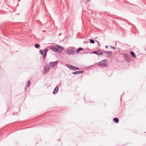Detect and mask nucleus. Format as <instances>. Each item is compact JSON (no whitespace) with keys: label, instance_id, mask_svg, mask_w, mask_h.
Here are the masks:
<instances>
[{"label":"nucleus","instance_id":"f257e3e1","mask_svg":"<svg viewBox=\"0 0 146 146\" xmlns=\"http://www.w3.org/2000/svg\"><path fill=\"white\" fill-rule=\"evenodd\" d=\"M52 50L55 52H58L59 53H61L63 49V48L60 46H56L54 48H52Z\"/></svg>","mask_w":146,"mask_h":146},{"label":"nucleus","instance_id":"f03ea898","mask_svg":"<svg viewBox=\"0 0 146 146\" xmlns=\"http://www.w3.org/2000/svg\"><path fill=\"white\" fill-rule=\"evenodd\" d=\"M108 64V60L106 59L99 63L98 64V65L102 67H105L107 66Z\"/></svg>","mask_w":146,"mask_h":146},{"label":"nucleus","instance_id":"7ed1b4c3","mask_svg":"<svg viewBox=\"0 0 146 146\" xmlns=\"http://www.w3.org/2000/svg\"><path fill=\"white\" fill-rule=\"evenodd\" d=\"M75 51L72 48H70L67 49L66 52L68 55H72L74 54Z\"/></svg>","mask_w":146,"mask_h":146},{"label":"nucleus","instance_id":"20e7f679","mask_svg":"<svg viewBox=\"0 0 146 146\" xmlns=\"http://www.w3.org/2000/svg\"><path fill=\"white\" fill-rule=\"evenodd\" d=\"M42 51H43L42 50H39V53L42 55V58L44 59L46 56V48L44 49V50L43 52Z\"/></svg>","mask_w":146,"mask_h":146},{"label":"nucleus","instance_id":"39448f33","mask_svg":"<svg viewBox=\"0 0 146 146\" xmlns=\"http://www.w3.org/2000/svg\"><path fill=\"white\" fill-rule=\"evenodd\" d=\"M103 52L105 53V55L108 57L111 56L112 55V53L111 52L105 51H103Z\"/></svg>","mask_w":146,"mask_h":146},{"label":"nucleus","instance_id":"423d86ee","mask_svg":"<svg viewBox=\"0 0 146 146\" xmlns=\"http://www.w3.org/2000/svg\"><path fill=\"white\" fill-rule=\"evenodd\" d=\"M58 63V61H56L53 62H50L49 64L50 65L51 67H53L56 65Z\"/></svg>","mask_w":146,"mask_h":146},{"label":"nucleus","instance_id":"0eeeda50","mask_svg":"<svg viewBox=\"0 0 146 146\" xmlns=\"http://www.w3.org/2000/svg\"><path fill=\"white\" fill-rule=\"evenodd\" d=\"M58 87H56L54 89V90L53 92V93L54 94H56V93L58 91Z\"/></svg>","mask_w":146,"mask_h":146},{"label":"nucleus","instance_id":"6e6552de","mask_svg":"<svg viewBox=\"0 0 146 146\" xmlns=\"http://www.w3.org/2000/svg\"><path fill=\"white\" fill-rule=\"evenodd\" d=\"M83 72H84L83 71H79L74 72L73 73V74H79L83 73Z\"/></svg>","mask_w":146,"mask_h":146},{"label":"nucleus","instance_id":"1a4fd4ad","mask_svg":"<svg viewBox=\"0 0 146 146\" xmlns=\"http://www.w3.org/2000/svg\"><path fill=\"white\" fill-rule=\"evenodd\" d=\"M130 59L129 56H127L126 58V61L127 62H130Z\"/></svg>","mask_w":146,"mask_h":146},{"label":"nucleus","instance_id":"9d476101","mask_svg":"<svg viewBox=\"0 0 146 146\" xmlns=\"http://www.w3.org/2000/svg\"><path fill=\"white\" fill-rule=\"evenodd\" d=\"M130 54H131V55L134 58H136V56L135 53L133 52L132 51H131L130 52Z\"/></svg>","mask_w":146,"mask_h":146},{"label":"nucleus","instance_id":"9b49d317","mask_svg":"<svg viewBox=\"0 0 146 146\" xmlns=\"http://www.w3.org/2000/svg\"><path fill=\"white\" fill-rule=\"evenodd\" d=\"M83 50V48H79L76 50V52L78 54L80 51Z\"/></svg>","mask_w":146,"mask_h":146},{"label":"nucleus","instance_id":"f8f14e48","mask_svg":"<svg viewBox=\"0 0 146 146\" xmlns=\"http://www.w3.org/2000/svg\"><path fill=\"white\" fill-rule=\"evenodd\" d=\"M31 84L30 81V80H29L27 81V84L26 86H27V87H29Z\"/></svg>","mask_w":146,"mask_h":146},{"label":"nucleus","instance_id":"ddd939ff","mask_svg":"<svg viewBox=\"0 0 146 146\" xmlns=\"http://www.w3.org/2000/svg\"><path fill=\"white\" fill-rule=\"evenodd\" d=\"M113 121L116 123H118L119 121V119L118 118H114L113 119Z\"/></svg>","mask_w":146,"mask_h":146},{"label":"nucleus","instance_id":"4468645a","mask_svg":"<svg viewBox=\"0 0 146 146\" xmlns=\"http://www.w3.org/2000/svg\"><path fill=\"white\" fill-rule=\"evenodd\" d=\"M98 54H99V55H102L103 54V52L102 51H100V50L98 51Z\"/></svg>","mask_w":146,"mask_h":146},{"label":"nucleus","instance_id":"2eb2a0df","mask_svg":"<svg viewBox=\"0 0 146 146\" xmlns=\"http://www.w3.org/2000/svg\"><path fill=\"white\" fill-rule=\"evenodd\" d=\"M40 46V45L39 44H36L35 45V47L36 48H38Z\"/></svg>","mask_w":146,"mask_h":146},{"label":"nucleus","instance_id":"dca6fc26","mask_svg":"<svg viewBox=\"0 0 146 146\" xmlns=\"http://www.w3.org/2000/svg\"><path fill=\"white\" fill-rule=\"evenodd\" d=\"M67 66L70 68H71V69H73L74 66H72V65H68V64H67Z\"/></svg>","mask_w":146,"mask_h":146},{"label":"nucleus","instance_id":"f3484780","mask_svg":"<svg viewBox=\"0 0 146 146\" xmlns=\"http://www.w3.org/2000/svg\"><path fill=\"white\" fill-rule=\"evenodd\" d=\"M44 70L43 72V74H44L46 73V66H44Z\"/></svg>","mask_w":146,"mask_h":146},{"label":"nucleus","instance_id":"a211bd4d","mask_svg":"<svg viewBox=\"0 0 146 146\" xmlns=\"http://www.w3.org/2000/svg\"><path fill=\"white\" fill-rule=\"evenodd\" d=\"M90 42L91 43H94V41L93 40L90 39Z\"/></svg>","mask_w":146,"mask_h":146},{"label":"nucleus","instance_id":"6ab92c4d","mask_svg":"<svg viewBox=\"0 0 146 146\" xmlns=\"http://www.w3.org/2000/svg\"><path fill=\"white\" fill-rule=\"evenodd\" d=\"M50 70V68L49 67H46V72H48Z\"/></svg>","mask_w":146,"mask_h":146},{"label":"nucleus","instance_id":"aec40b11","mask_svg":"<svg viewBox=\"0 0 146 146\" xmlns=\"http://www.w3.org/2000/svg\"><path fill=\"white\" fill-rule=\"evenodd\" d=\"M73 69H74V70H78V69H79V68L76 67V66H74Z\"/></svg>","mask_w":146,"mask_h":146},{"label":"nucleus","instance_id":"412c9836","mask_svg":"<svg viewBox=\"0 0 146 146\" xmlns=\"http://www.w3.org/2000/svg\"><path fill=\"white\" fill-rule=\"evenodd\" d=\"M92 53L95 54H98V51H94V52H92Z\"/></svg>","mask_w":146,"mask_h":146},{"label":"nucleus","instance_id":"4be33fe9","mask_svg":"<svg viewBox=\"0 0 146 146\" xmlns=\"http://www.w3.org/2000/svg\"><path fill=\"white\" fill-rule=\"evenodd\" d=\"M90 0H85V2L86 3H88L89 1H90Z\"/></svg>","mask_w":146,"mask_h":146},{"label":"nucleus","instance_id":"5701e85b","mask_svg":"<svg viewBox=\"0 0 146 146\" xmlns=\"http://www.w3.org/2000/svg\"><path fill=\"white\" fill-rule=\"evenodd\" d=\"M27 87V86H26L25 87V90L26 89Z\"/></svg>","mask_w":146,"mask_h":146},{"label":"nucleus","instance_id":"b1692460","mask_svg":"<svg viewBox=\"0 0 146 146\" xmlns=\"http://www.w3.org/2000/svg\"><path fill=\"white\" fill-rule=\"evenodd\" d=\"M106 48H108V46H106Z\"/></svg>","mask_w":146,"mask_h":146},{"label":"nucleus","instance_id":"393cba45","mask_svg":"<svg viewBox=\"0 0 146 146\" xmlns=\"http://www.w3.org/2000/svg\"><path fill=\"white\" fill-rule=\"evenodd\" d=\"M21 0H18V2H20V1Z\"/></svg>","mask_w":146,"mask_h":146},{"label":"nucleus","instance_id":"a878e982","mask_svg":"<svg viewBox=\"0 0 146 146\" xmlns=\"http://www.w3.org/2000/svg\"><path fill=\"white\" fill-rule=\"evenodd\" d=\"M113 49H115V48H114V47H113Z\"/></svg>","mask_w":146,"mask_h":146},{"label":"nucleus","instance_id":"bb28decb","mask_svg":"<svg viewBox=\"0 0 146 146\" xmlns=\"http://www.w3.org/2000/svg\"><path fill=\"white\" fill-rule=\"evenodd\" d=\"M47 49H46V52H47Z\"/></svg>","mask_w":146,"mask_h":146}]
</instances>
